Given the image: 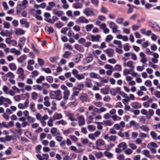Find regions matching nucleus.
Here are the masks:
<instances>
[{
	"instance_id": "obj_1",
	"label": "nucleus",
	"mask_w": 160,
	"mask_h": 160,
	"mask_svg": "<svg viewBox=\"0 0 160 160\" xmlns=\"http://www.w3.org/2000/svg\"><path fill=\"white\" fill-rule=\"evenodd\" d=\"M17 73L18 74V78L22 81L24 80L25 76L24 73V71L22 68H19L17 71Z\"/></svg>"
},
{
	"instance_id": "obj_2",
	"label": "nucleus",
	"mask_w": 160,
	"mask_h": 160,
	"mask_svg": "<svg viewBox=\"0 0 160 160\" xmlns=\"http://www.w3.org/2000/svg\"><path fill=\"white\" fill-rule=\"evenodd\" d=\"M83 12L87 16H90L95 15L93 9L89 8H87L84 9Z\"/></svg>"
},
{
	"instance_id": "obj_3",
	"label": "nucleus",
	"mask_w": 160,
	"mask_h": 160,
	"mask_svg": "<svg viewBox=\"0 0 160 160\" xmlns=\"http://www.w3.org/2000/svg\"><path fill=\"white\" fill-rule=\"evenodd\" d=\"M75 22L77 24H80L81 23H88L89 20L85 17L81 16L76 20Z\"/></svg>"
},
{
	"instance_id": "obj_4",
	"label": "nucleus",
	"mask_w": 160,
	"mask_h": 160,
	"mask_svg": "<svg viewBox=\"0 0 160 160\" xmlns=\"http://www.w3.org/2000/svg\"><path fill=\"white\" fill-rule=\"evenodd\" d=\"M123 66L125 67H129L131 69V70H133L135 68L133 66V62L132 61H129L127 62H124Z\"/></svg>"
},
{
	"instance_id": "obj_5",
	"label": "nucleus",
	"mask_w": 160,
	"mask_h": 160,
	"mask_svg": "<svg viewBox=\"0 0 160 160\" xmlns=\"http://www.w3.org/2000/svg\"><path fill=\"white\" fill-rule=\"evenodd\" d=\"M101 38V36L99 35H92L91 36V40L92 42H98L100 41Z\"/></svg>"
},
{
	"instance_id": "obj_6",
	"label": "nucleus",
	"mask_w": 160,
	"mask_h": 160,
	"mask_svg": "<svg viewBox=\"0 0 160 160\" xmlns=\"http://www.w3.org/2000/svg\"><path fill=\"white\" fill-rule=\"evenodd\" d=\"M93 59L92 55L91 54H89L88 56L84 58V61L85 63H88L91 62Z\"/></svg>"
},
{
	"instance_id": "obj_7",
	"label": "nucleus",
	"mask_w": 160,
	"mask_h": 160,
	"mask_svg": "<svg viewBox=\"0 0 160 160\" xmlns=\"http://www.w3.org/2000/svg\"><path fill=\"white\" fill-rule=\"evenodd\" d=\"M26 39L24 37L21 38L18 42V47L20 50H22L23 46L24 45Z\"/></svg>"
},
{
	"instance_id": "obj_8",
	"label": "nucleus",
	"mask_w": 160,
	"mask_h": 160,
	"mask_svg": "<svg viewBox=\"0 0 160 160\" xmlns=\"http://www.w3.org/2000/svg\"><path fill=\"white\" fill-rule=\"evenodd\" d=\"M139 55L141 58L140 62L142 63H146L147 61V60L146 58L145 55L143 52H141L139 53Z\"/></svg>"
},
{
	"instance_id": "obj_9",
	"label": "nucleus",
	"mask_w": 160,
	"mask_h": 160,
	"mask_svg": "<svg viewBox=\"0 0 160 160\" xmlns=\"http://www.w3.org/2000/svg\"><path fill=\"white\" fill-rule=\"evenodd\" d=\"M29 103V101H26L23 103H20L18 104V107L20 109H24L28 107Z\"/></svg>"
},
{
	"instance_id": "obj_10",
	"label": "nucleus",
	"mask_w": 160,
	"mask_h": 160,
	"mask_svg": "<svg viewBox=\"0 0 160 160\" xmlns=\"http://www.w3.org/2000/svg\"><path fill=\"white\" fill-rule=\"evenodd\" d=\"M78 124L80 126L84 125L85 123L84 119L82 115H80L78 117Z\"/></svg>"
},
{
	"instance_id": "obj_11",
	"label": "nucleus",
	"mask_w": 160,
	"mask_h": 160,
	"mask_svg": "<svg viewBox=\"0 0 160 160\" xmlns=\"http://www.w3.org/2000/svg\"><path fill=\"white\" fill-rule=\"evenodd\" d=\"M105 52L110 57H112L114 55V51L113 49L111 48H108L105 50Z\"/></svg>"
},
{
	"instance_id": "obj_12",
	"label": "nucleus",
	"mask_w": 160,
	"mask_h": 160,
	"mask_svg": "<svg viewBox=\"0 0 160 160\" xmlns=\"http://www.w3.org/2000/svg\"><path fill=\"white\" fill-rule=\"evenodd\" d=\"M105 142L104 140L101 139H98L95 142L96 146L101 147L104 145Z\"/></svg>"
},
{
	"instance_id": "obj_13",
	"label": "nucleus",
	"mask_w": 160,
	"mask_h": 160,
	"mask_svg": "<svg viewBox=\"0 0 160 160\" xmlns=\"http://www.w3.org/2000/svg\"><path fill=\"white\" fill-rule=\"evenodd\" d=\"M72 7L76 9H81L83 7V5L80 2L74 3L72 4Z\"/></svg>"
},
{
	"instance_id": "obj_14",
	"label": "nucleus",
	"mask_w": 160,
	"mask_h": 160,
	"mask_svg": "<svg viewBox=\"0 0 160 160\" xmlns=\"http://www.w3.org/2000/svg\"><path fill=\"white\" fill-rule=\"evenodd\" d=\"M85 86L88 88H90L92 86V80L89 78H87L85 82Z\"/></svg>"
},
{
	"instance_id": "obj_15",
	"label": "nucleus",
	"mask_w": 160,
	"mask_h": 160,
	"mask_svg": "<svg viewBox=\"0 0 160 160\" xmlns=\"http://www.w3.org/2000/svg\"><path fill=\"white\" fill-rule=\"evenodd\" d=\"M54 92L56 99L58 100H60L62 98L61 91L59 90H58Z\"/></svg>"
},
{
	"instance_id": "obj_16",
	"label": "nucleus",
	"mask_w": 160,
	"mask_h": 160,
	"mask_svg": "<svg viewBox=\"0 0 160 160\" xmlns=\"http://www.w3.org/2000/svg\"><path fill=\"white\" fill-rule=\"evenodd\" d=\"M53 13L58 17H61L62 15L63 12L61 10H58L56 9H54L53 11Z\"/></svg>"
},
{
	"instance_id": "obj_17",
	"label": "nucleus",
	"mask_w": 160,
	"mask_h": 160,
	"mask_svg": "<svg viewBox=\"0 0 160 160\" xmlns=\"http://www.w3.org/2000/svg\"><path fill=\"white\" fill-rule=\"evenodd\" d=\"M25 31L22 29L18 28L15 30V34L18 35L24 34Z\"/></svg>"
},
{
	"instance_id": "obj_18",
	"label": "nucleus",
	"mask_w": 160,
	"mask_h": 160,
	"mask_svg": "<svg viewBox=\"0 0 160 160\" xmlns=\"http://www.w3.org/2000/svg\"><path fill=\"white\" fill-rule=\"evenodd\" d=\"M154 112L153 110L150 109L148 110V113L146 116L147 118L148 119H150L151 117L153 115Z\"/></svg>"
},
{
	"instance_id": "obj_19",
	"label": "nucleus",
	"mask_w": 160,
	"mask_h": 160,
	"mask_svg": "<svg viewBox=\"0 0 160 160\" xmlns=\"http://www.w3.org/2000/svg\"><path fill=\"white\" fill-rule=\"evenodd\" d=\"M20 23L22 25H24V26L27 28H28L29 26V23L26 21L25 19H22L20 21Z\"/></svg>"
},
{
	"instance_id": "obj_20",
	"label": "nucleus",
	"mask_w": 160,
	"mask_h": 160,
	"mask_svg": "<svg viewBox=\"0 0 160 160\" xmlns=\"http://www.w3.org/2000/svg\"><path fill=\"white\" fill-rule=\"evenodd\" d=\"M132 107L134 108H138L141 107V104L140 103L135 102L131 104Z\"/></svg>"
},
{
	"instance_id": "obj_21",
	"label": "nucleus",
	"mask_w": 160,
	"mask_h": 160,
	"mask_svg": "<svg viewBox=\"0 0 160 160\" xmlns=\"http://www.w3.org/2000/svg\"><path fill=\"white\" fill-rule=\"evenodd\" d=\"M94 27V25L93 24H88L86 25L85 26V29L87 32L90 31Z\"/></svg>"
},
{
	"instance_id": "obj_22",
	"label": "nucleus",
	"mask_w": 160,
	"mask_h": 160,
	"mask_svg": "<svg viewBox=\"0 0 160 160\" xmlns=\"http://www.w3.org/2000/svg\"><path fill=\"white\" fill-rule=\"evenodd\" d=\"M157 147V145L156 143L154 142H150L147 145V147L148 148H156Z\"/></svg>"
},
{
	"instance_id": "obj_23",
	"label": "nucleus",
	"mask_w": 160,
	"mask_h": 160,
	"mask_svg": "<svg viewBox=\"0 0 160 160\" xmlns=\"http://www.w3.org/2000/svg\"><path fill=\"white\" fill-rule=\"evenodd\" d=\"M62 115L60 113L54 114L53 116V118L55 120L59 119L62 118Z\"/></svg>"
},
{
	"instance_id": "obj_24",
	"label": "nucleus",
	"mask_w": 160,
	"mask_h": 160,
	"mask_svg": "<svg viewBox=\"0 0 160 160\" xmlns=\"http://www.w3.org/2000/svg\"><path fill=\"white\" fill-rule=\"evenodd\" d=\"M64 97L63 98L65 100H67L68 99V96L70 95V91L68 90L66 91H64L63 92Z\"/></svg>"
},
{
	"instance_id": "obj_25",
	"label": "nucleus",
	"mask_w": 160,
	"mask_h": 160,
	"mask_svg": "<svg viewBox=\"0 0 160 160\" xmlns=\"http://www.w3.org/2000/svg\"><path fill=\"white\" fill-rule=\"evenodd\" d=\"M26 59V56L25 55H23L17 58L18 61L19 63L22 62Z\"/></svg>"
},
{
	"instance_id": "obj_26",
	"label": "nucleus",
	"mask_w": 160,
	"mask_h": 160,
	"mask_svg": "<svg viewBox=\"0 0 160 160\" xmlns=\"http://www.w3.org/2000/svg\"><path fill=\"white\" fill-rule=\"evenodd\" d=\"M118 148H122L123 150H125L127 148V145L125 142H123L119 143L118 145Z\"/></svg>"
},
{
	"instance_id": "obj_27",
	"label": "nucleus",
	"mask_w": 160,
	"mask_h": 160,
	"mask_svg": "<svg viewBox=\"0 0 160 160\" xmlns=\"http://www.w3.org/2000/svg\"><path fill=\"white\" fill-rule=\"evenodd\" d=\"M10 52L11 53H14L17 55H19L21 54V52L20 51L17 50L15 48H11L10 50Z\"/></svg>"
},
{
	"instance_id": "obj_28",
	"label": "nucleus",
	"mask_w": 160,
	"mask_h": 160,
	"mask_svg": "<svg viewBox=\"0 0 160 160\" xmlns=\"http://www.w3.org/2000/svg\"><path fill=\"white\" fill-rule=\"evenodd\" d=\"M90 76L91 78H96L98 79L100 78V76L98 74H96L93 72L90 73Z\"/></svg>"
},
{
	"instance_id": "obj_29",
	"label": "nucleus",
	"mask_w": 160,
	"mask_h": 160,
	"mask_svg": "<svg viewBox=\"0 0 160 160\" xmlns=\"http://www.w3.org/2000/svg\"><path fill=\"white\" fill-rule=\"evenodd\" d=\"M100 12L103 14H107L108 12V10L107 8L103 6H102L100 8Z\"/></svg>"
},
{
	"instance_id": "obj_30",
	"label": "nucleus",
	"mask_w": 160,
	"mask_h": 160,
	"mask_svg": "<svg viewBox=\"0 0 160 160\" xmlns=\"http://www.w3.org/2000/svg\"><path fill=\"white\" fill-rule=\"evenodd\" d=\"M109 25V27L111 28L112 30L113 29H115V28L118 27L117 25L114 22H110Z\"/></svg>"
},
{
	"instance_id": "obj_31",
	"label": "nucleus",
	"mask_w": 160,
	"mask_h": 160,
	"mask_svg": "<svg viewBox=\"0 0 160 160\" xmlns=\"http://www.w3.org/2000/svg\"><path fill=\"white\" fill-rule=\"evenodd\" d=\"M54 121V119L53 118H50L48 122V125L49 127H52L53 125V122Z\"/></svg>"
},
{
	"instance_id": "obj_32",
	"label": "nucleus",
	"mask_w": 160,
	"mask_h": 160,
	"mask_svg": "<svg viewBox=\"0 0 160 160\" xmlns=\"http://www.w3.org/2000/svg\"><path fill=\"white\" fill-rule=\"evenodd\" d=\"M142 153L146 157L148 158H150V156L149 154V151L147 150H143L142 152Z\"/></svg>"
},
{
	"instance_id": "obj_33",
	"label": "nucleus",
	"mask_w": 160,
	"mask_h": 160,
	"mask_svg": "<svg viewBox=\"0 0 160 160\" xmlns=\"http://www.w3.org/2000/svg\"><path fill=\"white\" fill-rule=\"evenodd\" d=\"M28 3V1L27 0H23L22 2V3L20 4V6L24 8H26Z\"/></svg>"
},
{
	"instance_id": "obj_34",
	"label": "nucleus",
	"mask_w": 160,
	"mask_h": 160,
	"mask_svg": "<svg viewBox=\"0 0 160 160\" xmlns=\"http://www.w3.org/2000/svg\"><path fill=\"white\" fill-rule=\"evenodd\" d=\"M140 129L146 132H148L149 130L148 127L147 126L144 125L141 126Z\"/></svg>"
},
{
	"instance_id": "obj_35",
	"label": "nucleus",
	"mask_w": 160,
	"mask_h": 160,
	"mask_svg": "<svg viewBox=\"0 0 160 160\" xmlns=\"http://www.w3.org/2000/svg\"><path fill=\"white\" fill-rule=\"evenodd\" d=\"M45 80V78L43 76H41L39 78L37 79L36 80V82L37 83H40L42 81Z\"/></svg>"
},
{
	"instance_id": "obj_36",
	"label": "nucleus",
	"mask_w": 160,
	"mask_h": 160,
	"mask_svg": "<svg viewBox=\"0 0 160 160\" xmlns=\"http://www.w3.org/2000/svg\"><path fill=\"white\" fill-rule=\"evenodd\" d=\"M9 68L12 70H15L17 68L16 66L14 63H10L9 65Z\"/></svg>"
},
{
	"instance_id": "obj_37",
	"label": "nucleus",
	"mask_w": 160,
	"mask_h": 160,
	"mask_svg": "<svg viewBox=\"0 0 160 160\" xmlns=\"http://www.w3.org/2000/svg\"><path fill=\"white\" fill-rule=\"evenodd\" d=\"M74 48L76 49L78 51L81 52L83 50L82 47L78 44H75L74 45Z\"/></svg>"
},
{
	"instance_id": "obj_38",
	"label": "nucleus",
	"mask_w": 160,
	"mask_h": 160,
	"mask_svg": "<svg viewBox=\"0 0 160 160\" xmlns=\"http://www.w3.org/2000/svg\"><path fill=\"white\" fill-rule=\"evenodd\" d=\"M105 155L108 158H111L113 157V155L111 153L107 151H105L104 152Z\"/></svg>"
},
{
	"instance_id": "obj_39",
	"label": "nucleus",
	"mask_w": 160,
	"mask_h": 160,
	"mask_svg": "<svg viewBox=\"0 0 160 160\" xmlns=\"http://www.w3.org/2000/svg\"><path fill=\"white\" fill-rule=\"evenodd\" d=\"M129 147L132 150H135L137 148V146L135 144L129 142L128 143Z\"/></svg>"
},
{
	"instance_id": "obj_40",
	"label": "nucleus",
	"mask_w": 160,
	"mask_h": 160,
	"mask_svg": "<svg viewBox=\"0 0 160 160\" xmlns=\"http://www.w3.org/2000/svg\"><path fill=\"white\" fill-rule=\"evenodd\" d=\"M113 37L111 35H108L105 39V41L106 42H109L112 40L113 39Z\"/></svg>"
},
{
	"instance_id": "obj_41",
	"label": "nucleus",
	"mask_w": 160,
	"mask_h": 160,
	"mask_svg": "<svg viewBox=\"0 0 160 160\" xmlns=\"http://www.w3.org/2000/svg\"><path fill=\"white\" fill-rule=\"evenodd\" d=\"M150 135L152 138L155 140H157V135L156 133L154 131H152L150 132Z\"/></svg>"
},
{
	"instance_id": "obj_42",
	"label": "nucleus",
	"mask_w": 160,
	"mask_h": 160,
	"mask_svg": "<svg viewBox=\"0 0 160 160\" xmlns=\"http://www.w3.org/2000/svg\"><path fill=\"white\" fill-rule=\"evenodd\" d=\"M128 101H122L123 103L125 105V107H124L126 111L129 110L130 108L129 106L126 105Z\"/></svg>"
},
{
	"instance_id": "obj_43",
	"label": "nucleus",
	"mask_w": 160,
	"mask_h": 160,
	"mask_svg": "<svg viewBox=\"0 0 160 160\" xmlns=\"http://www.w3.org/2000/svg\"><path fill=\"white\" fill-rule=\"evenodd\" d=\"M71 53L69 51H66L63 54V58H68L71 55Z\"/></svg>"
},
{
	"instance_id": "obj_44",
	"label": "nucleus",
	"mask_w": 160,
	"mask_h": 160,
	"mask_svg": "<svg viewBox=\"0 0 160 160\" xmlns=\"http://www.w3.org/2000/svg\"><path fill=\"white\" fill-rule=\"evenodd\" d=\"M59 58L58 56L51 57L50 58V60L52 62H56Z\"/></svg>"
},
{
	"instance_id": "obj_45",
	"label": "nucleus",
	"mask_w": 160,
	"mask_h": 160,
	"mask_svg": "<svg viewBox=\"0 0 160 160\" xmlns=\"http://www.w3.org/2000/svg\"><path fill=\"white\" fill-rule=\"evenodd\" d=\"M72 132L71 128H68L65 130L63 131V133L64 135H67L68 134L71 133Z\"/></svg>"
},
{
	"instance_id": "obj_46",
	"label": "nucleus",
	"mask_w": 160,
	"mask_h": 160,
	"mask_svg": "<svg viewBox=\"0 0 160 160\" xmlns=\"http://www.w3.org/2000/svg\"><path fill=\"white\" fill-rule=\"evenodd\" d=\"M4 127L6 128H8V126L6 124V122H0V128L2 129Z\"/></svg>"
},
{
	"instance_id": "obj_47",
	"label": "nucleus",
	"mask_w": 160,
	"mask_h": 160,
	"mask_svg": "<svg viewBox=\"0 0 160 160\" xmlns=\"http://www.w3.org/2000/svg\"><path fill=\"white\" fill-rule=\"evenodd\" d=\"M77 88L74 87L73 89H78L79 90H81L83 89L84 87V85L82 84H80L77 86Z\"/></svg>"
},
{
	"instance_id": "obj_48",
	"label": "nucleus",
	"mask_w": 160,
	"mask_h": 160,
	"mask_svg": "<svg viewBox=\"0 0 160 160\" xmlns=\"http://www.w3.org/2000/svg\"><path fill=\"white\" fill-rule=\"evenodd\" d=\"M124 20V19L122 18H118L116 20V22L119 24H121L122 23Z\"/></svg>"
},
{
	"instance_id": "obj_49",
	"label": "nucleus",
	"mask_w": 160,
	"mask_h": 160,
	"mask_svg": "<svg viewBox=\"0 0 160 160\" xmlns=\"http://www.w3.org/2000/svg\"><path fill=\"white\" fill-rule=\"evenodd\" d=\"M88 130L90 131H92L95 130V126L92 125H89L88 126Z\"/></svg>"
},
{
	"instance_id": "obj_50",
	"label": "nucleus",
	"mask_w": 160,
	"mask_h": 160,
	"mask_svg": "<svg viewBox=\"0 0 160 160\" xmlns=\"http://www.w3.org/2000/svg\"><path fill=\"white\" fill-rule=\"evenodd\" d=\"M113 43L114 44L118 45V47L120 48H122V44L121 42L120 41L117 40H114L113 41Z\"/></svg>"
},
{
	"instance_id": "obj_51",
	"label": "nucleus",
	"mask_w": 160,
	"mask_h": 160,
	"mask_svg": "<svg viewBox=\"0 0 160 160\" xmlns=\"http://www.w3.org/2000/svg\"><path fill=\"white\" fill-rule=\"evenodd\" d=\"M46 29H48L49 33H52L54 32V29L52 27L46 26L45 28Z\"/></svg>"
},
{
	"instance_id": "obj_52",
	"label": "nucleus",
	"mask_w": 160,
	"mask_h": 160,
	"mask_svg": "<svg viewBox=\"0 0 160 160\" xmlns=\"http://www.w3.org/2000/svg\"><path fill=\"white\" fill-rule=\"evenodd\" d=\"M95 155L96 157L98 158H101L103 156V153L101 152H99L96 153Z\"/></svg>"
},
{
	"instance_id": "obj_53",
	"label": "nucleus",
	"mask_w": 160,
	"mask_h": 160,
	"mask_svg": "<svg viewBox=\"0 0 160 160\" xmlns=\"http://www.w3.org/2000/svg\"><path fill=\"white\" fill-rule=\"evenodd\" d=\"M56 123L58 124H62L64 125L67 124V122L63 120H61L56 122Z\"/></svg>"
},
{
	"instance_id": "obj_54",
	"label": "nucleus",
	"mask_w": 160,
	"mask_h": 160,
	"mask_svg": "<svg viewBox=\"0 0 160 160\" xmlns=\"http://www.w3.org/2000/svg\"><path fill=\"white\" fill-rule=\"evenodd\" d=\"M78 80H81L84 78V76L82 74H78L75 77Z\"/></svg>"
},
{
	"instance_id": "obj_55",
	"label": "nucleus",
	"mask_w": 160,
	"mask_h": 160,
	"mask_svg": "<svg viewBox=\"0 0 160 160\" xmlns=\"http://www.w3.org/2000/svg\"><path fill=\"white\" fill-rule=\"evenodd\" d=\"M50 96L52 99L56 98L54 91H51L50 92Z\"/></svg>"
},
{
	"instance_id": "obj_56",
	"label": "nucleus",
	"mask_w": 160,
	"mask_h": 160,
	"mask_svg": "<svg viewBox=\"0 0 160 160\" xmlns=\"http://www.w3.org/2000/svg\"><path fill=\"white\" fill-rule=\"evenodd\" d=\"M12 149L11 148L9 147L8 149L5 152V154L7 155H10L11 154Z\"/></svg>"
},
{
	"instance_id": "obj_57",
	"label": "nucleus",
	"mask_w": 160,
	"mask_h": 160,
	"mask_svg": "<svg viewBox=\"0 0 160 160\" xmlns=\"http://www.w3.org/2000/svg\"><path fill=\"white\" fill-rule=\"evenodd\" d=\"M64 46L65 48L70 50H72L73 49V47L70 44L68 43H66L64 44Z\"/></svg>"
},
{
	"instance_id": "obj_58",
	"label": "nucleus",
	"mask_w": 160,
	"mask_h": 160,
	"mask_svg": "<svg viewBox=\"0 0 160 160\" xmlns=\"http://www.w3.org/2000/svg\"><path fill=\"white\" fill-rule=\"evenodd\" d=\"M102 52V51L99 50H97L95 51H93L92 53L94 55L96 58H97V57L96 55V54L99 55Z\"/></svg>"
},
{
	"instance_id": "obj_59",
	"label": "nucleus",
	"mask_w": 160,
	"mask_h": 160,
	"mask_svg": "<svg viewBox=\"0 0 160 160\" xmlns=\"http://www.w3.org/2000/svg\"><path fill=\"white\" fill-rule=\"evenodd\" d=\"M27 119L29 122L32 123L34 122L35 121L34 118L30 116H28L27 117Z\"/></svg>"
},
{
	"instance_id": "obj_60",
	"label": "nucleus",
	"mask_w": 160,
	"mask_h": 160,
	"mask_svg": "<svg viewBox=\"0 0 160 160\" xmlns=\"http://www.w3.org/2000/svg\"><path fill=\"white\" fill-rule=\"evenodd\" d=\"M151 102H151L150 101H148L147 102H143V105L145 108H147L149 106L150 103Z\"/></svg>"
},
{
	"instance_id": "obj_61",
	"label": "nucleus",
	"mask_w": 160,
	"mask_h": 160,
	"mask_svg": "<svg viewBox=\"0 0 160 160\" xmlns=\"http://www.w3.org/2000/svg\"><path fill=\"white\" fill-rule=\"evenodd\" d=\"M144 68V65H143L142 66H138L136 69L139 72H142Z\"/></svg>"
},
{
	"instance_id": "obj_62",
	"label": "nucleus",
	"mask_w": 160,
	"mask_h": 160,
	"mask_svg": "<svg viewBox=\"0 0 160 160\" xmlns=\"http://www.w3.org/2000/svg\"><path fill=\"white\" fill-rule=\"evenodd\" d=\"M57 128H51V132L53 135V136H55V134L56 133L57 131Z\"/></svg>"
},
{
	"instance_id": "obj_63",
	"label": "nucleus",
	"mask_w": 160,
	"mask_h": 160,
	"mask_svg": "<svg viewBox=\"0 0 160 160\" xmlns=\"http://www.w3.org/2000/svg\"><path fill=\"white\" fill-rule=\"evenodd\" d=\"M103 122L105 124L108 126H111L113 124L110 120L103 121Z\"/></svg>"
},
{
	"instance_id": "obj_64",
	"label": "nucleus",
	"mask_w": 160,
	"mask_h": 160,
	"mask_svg": "<svg viewBox=\"0 0 160 160\" xmlns=\"http://www.w3.org/2000/svg\"><path fill=\"white\" fill-rule=\"evenodd\" d=\"M144 84L147 86L150 87L152 86V83L150 80H147L145 81Z\"/></svg>"
}]
</instances>
